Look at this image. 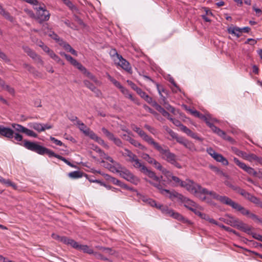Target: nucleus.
Instances as JSON below:
<instances>
[{
  "instance_id": "f257e3e1",
  "label": "nucleus",
  "mask_w": 262,
  "mask_h": 262,
  "mask_svg": "<svg viewBox=\"0 0 262 262\" xmlns=\"http://www.w3.org/2000/svg\"><path fill=\"white\" fill-rule=\"evenodd\" d=\"M143 201L150 205L151 206L155 207L156 208L160 210L162 213L167 216L171 217L173 219L177 220L179 221L182 222L183 223H186L189 225L192 224L190 221L184 217L180 213L176 212L172 209L169 208L167 206L158 204L155 200L151 199H146Z\"/></svg>"
},
{
  "instance_id": "f03ea898",
  "label": "nucleus",
  "mask_w": 262,
  "mask_h": 262,
  "mask_svg": "<svg viewBox=\"0 0 262 262\" xmlns=\"http://www.w3.org/2000/svg\"><path fill=\"white\" fill-rule=\"evenodd\" d=\"M153 147L159 151L162 159L165 160L170 164L173 165L178 168H181L180 164L177 162L178 159L177 156L171 152L167 147L165 146V147L163 148L159 143L157 142Z\"/></svg>"
},
{
  "instance_id": "7ed1b4c3",
  "label": "nucleus",
  "mask_w": 262,
  "mask_h": 262,
  "mask_svg": "<svg viewBox=\"0 0 262 262\" xmlns=\"http://www.w3.org/2000/svg\"><path fill=\"white\" fill-rule=\"evenodd\" d=\"M182 187L185 188L189 192L199 197L202 201L206 200V196L201 197L200 195V194H202V190L204 188L200 185L194 183L193 181L190 180H186L184 181V183L182 184Z\"/></svg>"
},
{
  "instance_id": "20e7f679",
  "label": "nucleus",
  "mask_w": 262,
  "mask_h": 262,
  "mask_svg": "<svg viewBox=\"0 0 262 262\" xmlns=\"http://www.w3.org/2000/svg\"><path fill=\"white\" fill-rule=\"evenodd\" d=\"M202 194L210 195L211 199L219 201L221 203L232 207L235 203L232 200L225 195H221L214 191H210L204 188L202 190Z\"/></svg>"
},
{
  "instance_id": "39448f33",
  "label": "nucleus",
  "mask_w": 262,
  "mask_h": 262,
  "mask_svg": "<svg viewBox=\"0 0 262 262\" xmlns=\"http://www.w3.org/2000/svg\"><path fill=\"white\" fill-rule=\"evenodd\" d=\"M149 173L151 172V175L148 174V172H144L143 174L151 178L152 181L146 179V182L152 185L153 186L159 190L162 194H165V192H168L167 189H164L162 184L161 183L160 178L156 175V173L148 169Z\"/></svg>"
},
{
  "instance_id": "423d86ee",
  "label": "nucleus",
  "mask_w": 262,
  "mask_h": 262,
  "mask_svg": "<svg viewBox=\"0 0 262 262\" xmlns=\"http://www.w3.org/2000/svg\"><path fill=\"white\" fill-rule=\"evenodd\" d=\"M232 208L256 223L262 222V220L257 215L251 212L249 210L246 209L238 203L235 202Z\"/></svg>"
},
{
  "instance_id": "0eeeda50",
  "label": "nucleus",
  "mask_w": 262,
  "mask_h": 262,
  "mask_svg": "<svg viewBox=\"0 0 262 262\" xmlns=\"http://www.w3.org/2000/svg\"><path fill=\"white\" fill-rule=\"evenodd\" d=\"M0 135L9 139L14 138L17 142L22 141L23 139V136L20 134L15 133L11 128L4 126H1Z\"/></svg>"
},
{
  "instance_id": "6e6552de",
  "label": "nucleus",
  "mask_w": 262,
  "mask_h": 262,
  "mask_svg": "<svg viewBox=\"0 0 262 262\" xmlns=\"http://www.w3.org/2000/svg\"><path fill=\"white\" fill-rule=\"evenodd\" d=\"M34 9L36 11V19L39 20L40 23L43 21H47L49 19L50 14L49 12L40 5L36 6Z\"/></svg>"
},
{
  "instance_id": "1a4fd4ad",
  "label": "nucleus",
  "mask_w": 262,
  "mask_h": 262,
  "mask_svg": "<svg viewBox=\"0 0 262 262\" xmlns=\"http://www.w3.org/2000/svg\"><path fill=\"white\" fill-rule=\"evenodd\" d=\"M119 175L123 179L135 185H137L139 182V179L124 167H122Z\"/></svg>"
},
{
  "instance_id": "9d476101",
  "label": "nucleus",
  "mask_w": 262,
  "mask_h": 262,
  "mask_svg": "<svg viewBox=\"0 0 262 262\" xmlns=\"http://www.w3.org/2000/svg\"><path fill=\"white\" fill-rule=\"evenodd\" d=\"M128 162L131 163L135 168L138 169L142 173L148 172V174H151V172L149 173L148 169L141 162L137 155H135L134 157L130 159Z\"/></svg>"
},
{
  "instance_id": "9b49d317",
  "label": "nucleus",
  "mask_w": 262,
  "mask_h": 262,
  "mask_svg": "<svg viewBox=\"0 0 262 262\" xmlns=\"http://www.w3.org/2000/svg\"><path fill=\"white\" fill-rule=\"evenodd\" d=\"M233 161L240 168L242 169L249 174L254 177L257 176V172L252 167L247 165L245 163L240 161L235 157L233 158Z\"/></svg>"
},
{
  "instance_id": "f8f14e48",
  "label": "nucleus",
  "mask_w": 262,
  "mask_h": 262,
  "mask_svg": "<svg viewBox=\"0 0 262 262\" xmlns=\"http://www.w3.org/2000/svg\"><path fill=\"white\" fill-rule=\"evenodd\" d=\"M19 144L25 147L27 149L34 151L38 154H40L42 147L35 142L27 140H24L23 143H19Z\"/></svg>"
},
{
  "instance_id": "ddd939ff",
  "label": "nucleus",
  "mask_w": 262,
  "mask_h": 262,
  "mask_svg": "<svg viewBox=\"0 0 262 262\" xmlns=\"http://www.w3.org/2000/svg\"><path fill=\"white\" fill-rule=\"evenodd\" d=\"M101 130L103 134L108 138V139L113 141L114 144L116 145L117 146L122 147V142L119 138L115 137L113 133L109 132L105 127L102 128Z\"/></svg>"
},
{
  "instance_id": "4468645a",
  "label": "nucleus",
  "mask_w": 262,
  "mask_h": 262,
  "mask_svg": "<svg viewBox=\"0 0 262 262\" xmlns=\"http://www.w3.org/2000/svg\"><path fill=\"white\" fill-rule=\"evenodd\" d=\"M102 163H104V166L109 169L111 171L113 172L120 173V171L122 168L121 165L118 162L114 160L113 162H111L112 164L105 163L103 160L101 161Z\"/></svg>"
},
{
  "instance_id": "2eb2a0df",
  "label": "nucleus",
  "mask_w": 262,
  "mask_h": 262,
  "mask_svg": "<svg viewBox=\"0 0 262 262\" xmlns=\"http://www.w3.org/2000/svg\"><path fill=\"white\" fill-rule=\"evenodd\" d=\"M138 134L144 141L152 147L157 143L151 136L146 134L142 129Z\"/></svg>"
},
{
  "instance_id": "dca6fc26",
  "label": "nucleus",
  "mask_w": 262,
  "mask_h": 262,
  "mask_svg": "<svg viewBox=\"0 0 262 262\" xmlns=\"http://www.w3.org/2000/svg\"><path fill=\"white\" fill-rule=\"evenodd\" d=\"M176 141L189 150H193L194 149V144L182 137L178 136L176 139Z\"/></svg>"
},
{
  "instance_id": "f3484780",
  "label": "nucleus",
  "mask_w": 262,
  "mask_h": 262,
  "mask_svg": "<svg viewBox=\"0 0 262 262\" xmlns=\"http://www.w3.org/2000/svg\"><path fill=\"white\" fill-rule=\"evenodd\" d=\"M117 60V61L115 63L118 64L122 69L126 71H129L131 70L129 62L124 59L121 55Z\"/></svg>"
},
{
  "instance_id": "a211bd4d",
  "label": "nucleus",
  "mask_w": 262,
  "mask_h": 262,
  "mask_svg": "<svg viewBox=\"0 0 262 262\" xmlns=\"http://www.w3.org/2000/svg\"><path fill=\"white\" fill-rule=\"evenodd\" d=\"M245 160H247L250 162H256V164H260L262 165V158L257 156L254 154L247 153Z\"/></svg>"
},
{
  "instance_id": "6ab92c4d",
  "label": "nucleus",
  "mask_w": 262,
  "mask_h": 262,
  "mask_svg": "<svg viewBox=\"0 0 262 262\" xmlns=\"http://www.w3.org/2000/svg\"><path fill=\"white\" fill-rule=\"evenodd\" d=\"M120 91L126 98H128V99H130L133 102H134L137 105H139L140 104L138 99L134 97L133 95L129 93L128 90L125 89L124 87H123Z\"/></svg>"
},
{
  "instance_id": "aec40b11",
  "label": "nucleus",
  "mask_w": 262,
  "mask_h": 262,
  "mask_svg": "<svg viewBox=\"0 0 262 262\" xmlns=\"http://www.w3.org/2000/svg\"><path fill=\"white\" fill-rule=\"evenodd\" d=\"M181 201L184 204V206L190 210L196 204V203L184 196H183Z\"/></svg>"
},
{
  "instance_id": "412c9836",
  "label": "nucleus",
  "mask_w": 262,
  "mask_h": 262,
  "mask_svg": "<svg viewBox=\"0 0 262 262\" xmlns=\"http://www.w3.org/2000/svg\"><path fill=\"white\" fill-rule=\"evenodd\" d=\"M235 228H237V229H238L246 233H247L248 234L250 233V232L251 230V228L248 225L245 224L243 222L239 220Z\"/></svg>"
},
{
  "instance_id": "4be33fe9",
  "label": "nucleus",
  "mask_w": 262,
  "mask_h": 262,
  "mask_svg": "<svg viewBox=\"0 0 262 262\" xmlns=\"http://www.w3.org/2000/svg\"><path fill=\"white\" fill-rule=\"evenodd\" d=\"M167 191L168 192H165V195H167L168 198L171 199V200H173L175 198H177L180 201L183 198V195L179 193L178 192L175 191H170V190L167 189Z\"/></svg>"
},
{
  "instance_id": "5701e85b",
  "label": "nucleus",
  "mask_w": 262,
  "mask_h": 262,
  "mask_svg": "<svg viewBox=\"0 0 262 262\" xmlns=\"http://www.w3.org/2000/svg\"><path fill=\"white\" fill-rule=\"evenodd\" d=\"M238 221L239 219L237 218L227 215V220L226 221V224L235 228Z\"/></svg>"
},
{
  "instance_id": "b1692460",
  "label": "nucleus",
  "mask_w": 262,
  "mask_h": 262,
  "mask_svg": "<svg viewBox=\"0 0 262 262\" xmlns=\"http://www.w3.org/2000/svg\"><path fill=\"white\" fill-rule=\"evenodd\" d=\"M155 108L156 110H157L158 112H159L160 113L162 114V115L168 118V119L169 120V118H171L170 117V115L168 112H167L164 108H163L160 105H159L158 103H155Z\"/></svg>"
},
{
  "instance_id": "393cba45",
  "label": "nucleus",
  "mask_w": 262,
  "mask_h": 262,
  "mask_svg": "<svg viewBox=\"0 0 262 262\" xmlns=\"http://www.w3.org/2000/svg\"><path fill=\"white\" fill-rule=\"evenodd\" d=\"M29 126L33 128L39 133L44 132V128L42 127V124L37 122L30 123Z\"/></svg>"
},
{
  "instance_id": "a878e982",
  "label": "nucleus",
  "mask_w": 262,
  "mask_h": 262,
  "mask_svg": "<svg viewBox=\"0 0 262 262\" xmlns=\"http://www.w3.org/2000/svg\"><path fill=\"white\" fill-rule=\"evenodd\" d=\"M202 220H204L208 222L211 224L213 225H217L218 222L214 220L213 218L211 217L208 214H205L204 213H202L200 217Z\"/></svg>"
},
{
  "instance_id": "bb28decb",
  "label": "nucleus",
  "mask_w": 262,
  "mask_h": 262,
  "mask_svg": "<svg viewBox=\"0 0 262 262\" xmlns=\"http://www.w3.org/2000/svg\"><path fill=\"white\" fill-rule=\"evenodd\" d=\"M228 32L230 34H234L237 37H240L242 34L241 28L237 27H230L228 29Z\"/></svg>"
},
{
  "instance_id": "cd10ccee",
  "label": "nucleus",
  "mask_w": 262,
  "mask_h": 262,
  "mask_svg": "<svg viewBox=\"0 0 262 262\" xmlns=\"http://www.w3.org/2000/svg\"><path fill=\"white\" fill-rule=\"evenodd\" d=\"M65 241L66 242H64V244H67L68 245H70L73 248L78 250L79 246L80 245V244H79L78 243L75 241L74 239L68 238L67 237H66Z\"/></svg>"
},
{
  "instance_id": "c85d7f7f",
  "label": "nucleus",
  "mask_w": 262,
  "mask_h": 262,
  "mask_svg": "<svg viewBox=\"0 0 262 262\" xmlns=\"http://www.w3.org/2000/svg\"><path fill=\"white\" fill-rule=\"evenodd\" d=\"M169 183H171L174 186H180L182 187V184L184 183V181H182L178 177L173 176Z\"/></svg>"
},
{
  "instance_id": "c756f323",
  "label": "nucleus",
  "mask_w": 262,
  "mask_h": 262,
  "mask_svg": "<svg viewBox=\"0 0 262 262\" xmlns=\"http://www.w3.org/2000/svg\"><path fill=\"white\" fill-rule=\"evenodd\" d=\"M78 250L90 254L94 253L93 250L89 246L85 245H80Z\"/></svg>"
},
{
  "instance_id": "7c9ffc66",
  "label": "nucleus",
  "mask_w": 262,
  "mask_h": 262,
  "mask_svg": "<svg viewBox=\"0 0 262 262\" xmlns=\"http://www.w3.org/2000/svg\"><path fill=\"white\" fill-rule=\"evenodd\" d=\"M11 126L14 129L13 130L14 131V132H17L16 133L18 134H19V133H24L26 129L25 127L19 124L13 123L12 124Z\"/></svg>"
},
{
  "instance_id": "2f4dec72",
  "label": "nucleus",
  "mask_w": 262,
  "mask_h": 262,
  "mask_svg": "<svg viewBox=\"0 0 262 262\" xmlns=\"http://www.w3.org/2000/svg\"><path fill=\"white\" fill-rule=\"evenodd\" d=\"M213 159L216 161L222 163L224 165L227 166L229 164L228 160L221 154H217Z\"/></svg>"
},
{
  "instance_id": "473e14b6",
  "label": "nucleus",
  "mask_w": 262,
  "mask_h": 262,
  "mask_svg": "<svg viewBox=\"0 0 262 262\" xmlns=\"http://www.w3.org/2000/svg\"><path fill=\"white\" fill-rule=\"evenodd\" d=\"M96 151H97V152L99 153L100 157H101V158H102L103 159H106V160H108V161H110V162H114V160L113 159V158L112 157H111L110 156H108L107 154H106L101 149H100L99 148H96Z\"/></svg>"
},
{
  "instance_id": "72a5a7b5",
  "label": "nucleus",
  "mask_w": 262,
  "mask_h": 262,
  "mask_svg": "<svg viewBox=\"0 0 262 262\" xmlns=\"http://www.w3.org/2000/svg\"><path fill=\"white\" fill-rule=\"evenodd\" d=\"M190 210L194 212L195 215H198L199 217H200V216L203 213L202 212V211L204 210V208L197 204H196L195 206H194Z\"/></svg>"
},
{
  "instance_id": "f704fd0d",
  "label": "nucleus",
  "mask_w": 262,
  "mask_h": 262,
  "mask_svg": "<svg viewBox=\"0 0 262 262\" xmlns=\"http://www.w3.org/2000/svg\"><path fill=\"white\" fill-rule=\"evenodd\" d=\"M83 74H85L87 77H88L89 78L91 79L94 82H95L96 84L98 85H101V82L99 81L93 74L88 72L87 70H86V72H84Z\"/></svg>"
},
{
  "instance_id": "c9c22d12",
  "label": "nucleus",
  "mask_w": 262,
  "mask_h": 262,
  "mask_svg": "<svg viewBox=\"0 0 262 262\" xmlns=\"http://www.w3.org/2000/svg\"><path fill=\"white\" fill-rule=\"evenodd\" d=\"M129 143L133 145H134L135 147H138L139 148L143 150H146L147 149V148L145 146L141 144L140 142H139L138 141L135 140L133 138L130 139Z\"/></svg>"
},
{
  "instance_id": "e433bc0d",
  "label": "nucleus",
  "mask_w": 262,
  "mask_h": 262,
  "mask_svg": "<svg viewBox=\"0 0 262 262\" xmlns=\"http://www.w3.org/2000/svg\"><path fill=\"white\" fill-rule=\"evenodd\" d=\"M0 182L2 184L7 185V186H11L14 189H17L16 185L15 183L12 182L9 179H5L2 177H0Z\"/></svg>"
},
{
  "instance_id": "4c0bfd02",
  "label": "nucleus",
  "mask_w": 262,
  "mask_h": 262,
  "mask_svg": "<svg viewBox=\"0 0 262 262\" xmlns=\"http://www.w3.org/2000/svg\"><path fill=\"white\" fill-rule=\"evenodd\" d=\"M40 155H47L49 157H52L55 156V153L52 150L42 146Z\"/></svg>"
},
{
  "instance_id": "58836bf2",
  "label": "nucleus",
  "mask_w": 262,
  "mask_h": 262,
  "mask_svg": "<svg viewBox=\"0 0 262 262\" xmlns=\"http://www.w3.org/2000/svg\"><path fill=\"white\" fill-rule=\"evenodd\" d=\"M31 58L35 60L37 62L40 63L41 64H43V61L41 60L40 57L34 51H32L30 54L28 55Z\"/></svg>"
},
{
  "instance_id": "ea45409f",
  "label": "nucleus",
  "mask_w": 262,
  "mask_h": 262,
  "mask_svg": "<svg viewBox=\"0 0 262 262\" xmlns=\"http://www.w3.org/2000/svg\"><path fill=\"white\" fill-rule=\"evenodd\" d=\"M124 152H122V155L124 157H127L126 161H128L130 159L133 158L135 154H134L132 151L130 150L125 148Z\"/></svg>"
},
{
  "instance_id": "a19ab883",
  "label": "nucleus",
  "mask_w": 262,
  "mask_h": 262,
  "mask_svg": "<svg viewBox=\"0 0 262 262\" xmlns=\"http://www.w3.org/2000/svg\"><path fill=\"white\" fill-rule=\"evenodd\" d=\"M85 132L86 136H89L91 139L95 140V141H96L99 138V137L91 129H88L87 131Z\"/></svg>"
},
{
  "instance_id": "79ce46f5",
  "label": "nucleus",
  "mask_w": 262,
  "mask_h": 262,
  "mask_svg": "<svg viewBox=\"0 0 262 262\" xmlns=\"http://www.w3.org/2000/svg\"><path fill=\"white\" fill-rule=\"evenodd\" d=\"M232 151L235 154H236L237 156H238L239 157H241L242 158H243L244 159H245V158L246 157V154H247L246 152H245L244 151H241V150L238 149L237 148H236L235 147L232 148Z\"/></svg>"
},
{
  "instance_id": "37998d69",
  "label": "nucleus",
  "mask_w": 262,
  "mask_h": 262,
  "mask_svg": "<svg viewBox=\"0 0 262 262\" xmlns=\"http://www.w3.org/2000/svg\"><path fill=\"white\" fill-rule=\"evenodd\" d=\"M162 173L164 175V176L166 178L167 181L169 182L172 179V177L173 176L172 173L165 168Z\"/></svg>"
},
{
  "instance_id": "c03bdc74",
  "label": "nucleus",
  "mask_w": 262,
  "mask_h": 262,
  "mask_svg": "<svg viewBox=\"0 0 262 262\" xmlns=\"http://www.w3.org/2000/svg\"><path fill=\"white\" fill-rule=\"evenodd\" d=\"M110 55L113 58L115 62H117V59L121 56L118 54L117 50L115 49H112L110 50Z\"/></svg>"
},
{
  "instance_id": "a18cd8bd",
  "label": "nucleus",
  "mask_w": 262,
  "mask_h": 262,
  "mask_svg": "<svg viewBox=\"0 0 262 262\" xmlns=\"http://www.w3.org/2000/svg\"><path fill=\"white\" fill-rule=\"evenodd\" d=\"M68 176L70 178L72 179H77L82 177L81 173L79 171H74L70 172Z\"/></svg>"
},
{
  "instance_id": "49530a36",
  "label": "nucleus",
  "mask_w": 262,
  "mask_h": 262,
  "mask_svg": "<svg viewBox=\"0 0 262 262\" xmlns=\"http://www.w3.org/2000/svg\"><path fill=\"white\" fill-rule=\"evenodd\" d=\"M77 125L79 126V129L82 131L85 135V132L88 129H90L89 128L87 127L82 122H81L80 120H77Z\"/></svg>"
},
{
  "instance_id": "de8ad7c7",
  "label": "nucleus",
  "mask_w": 262,
  "mask_h": 262,
  "mask_svg": "<svg viewBox=\"0 0 262 262\" xmlns=\"http://www.w3.org/2000/svg\"><path fill=\"white\" fill-rule=\"evenodd\" d=\"M217 135H218L219 136L223 138L224 139L228 140V141H231L232 140V138L227 135L226 133L224 132L223 130L220 129L219 131L216 133Z\"/></svg>"
},
{
  "instance_id": "09e8293b",
  "label": "nucleus",
  "mask_w": 262,
  "mask_h": 262,
  "mask_svg": "<svg viewBox=\"0 0 262 262\" xmlns=\"http://www.w3.org/2000/svg\"><path fill=\"white\" fill-rule=\"evenodd\" d=\"M185 134L193 139H196L198 140H201V139L198 136V135L196 133H193L189 128L188 129V130H187V132Z\"/></svg>"
},
{
  "instance_id": "8fccbe9b",
  "label": "nucleus",
  "mask_w": 262,
  "mask_h": 262,
  "mask_svg": "<svg viewBox=\"0 0 262 262\" xmlns=\"http://www.w3.org/2000/svg\"><path fill=\"white\" fill-rule=\"evenodd\" d=\"M60 54L61 56H64L66 58V59L68 61H69L72 65H73L75 62L76 61V60L74 59L72 56L67 54H65L64 53H61Z\"/></svg>"
},
{
  "instance_id": "3c124183",
  "label": "nucleus",
  "mask_w": 262,
  "mask_h": 262,
  "mask_svg": "<svg viewBox=\"0 0 262 262\" xmlns=\"http://www.w3.org/2000/svg\"><path fill=\"white\" fill-rule=\"evenodd\" d=\"M76 68L81 71L83 73L86 72V69L77 60L75 62L74 64L73 65Z\"/></svg>"
},
{
  "instance_id": "603ef678",
  "label": "nucleus",
  "mask_w": 262,
  "mask_h": 262,
  "mask_svg": "<svg viewBox=\"0 0 262 262\" xmlns=\"http://www.w3.org/2000/svg\"><path fill=\"white\" fill-rule=\"evenodd\" d=\"M52 237L53 238L60 241L63 243H64V242H66L65 240L67 237L66 236H61L54 233L52 234Z\"/></svg>"
},
{
  "instance_id": "864d4df0",
  "label": "nucleus",
  "mask_w": 262,
  "mask_h": 262,
  "mask_svg": "<svg viewBox=\"0 0 262 262\" xmlns=\"http://www.w3.org/2000/svg\"><path fill=\"white\" fill-rule=\"evenodd\" d=\"M84 85L89 89L91 91H94L95 90V86L94 84L91 83L89 81L85 80L83 81Z\"/></svg>"
},
{
  "instance_id": "5fc2aeb1",
  "label": "nucleus",
  "mask_w": 262,
  "mask_h": 262,
  "mask_svg": "<svg viewBox=\"0 0 262 262\" xmlns=\"http://www.w3.org/2000/svg\"><path fill=\"white\" fill-rule=\"evenodd\" d=\"M0 58L2 59L3 60L5 61L7 63H9L10 62V59L9 58V57L7 56V55L4 53L3 51H1L0 49Z\"/></svg>"
},
{
  "instance_id": "6e6d98bb",
  "label": "nucleus",
  "mask_w": 262,
  "mask_h": 262,
  "mask_svg": "<svg viewBox=\"0 0 262 262\" xmlns=\"http://www.w3.org/2000/svg\"><path fill=\"white\" fill-rule=\"evenodd\" d=\"M24 133L26 134L27 135L30 137H33L35 138L37 137V135L35 132L27 128H26Z\"/></svg>"
},
{
  "instance_id": "4d7b16f0",
  "label": "nucleus",
  "mask_w": 262,
  "mask_h": 262,
  "mask_svg": "<svg viewBox=\"0 0 262 262\" xmlns=\"http://www.w3.org/2000/svg\"><path fill=\"white\" fill-rule=\"evenodd\" d=\"M111 181L115 185H117L120 186H121L122 187H125V185L123 184L122 183L119 181V180L115 178H111Z\"/></svg>"
},
{
  "instance_id": "13d9d810",
  "label": "nucleus",
  "mask_w": 262,
  "mask_h": 262,
  "mask_svg": "<svg viewBox=\"0 0 262 262\" xmlns=\"http://www.w3.org/2000/svg\"><path fill=\"white\" fill-rule=\"evenodd\" d=\"M145 101H146L147 103L149 104H150L152 106H154L155 108V103H157V102L153 100L152 98L150 97L149 95H148L145 99H144Z\"/></svg>"
},
{
  "instance_id": "bf43d9fd",
  "label": "nucleus",
  "mask_w": 262,
  "mask_h": 262,
  "mask_svg": "<svg viewBox=\"0 0 262 262\" xmlns=\"http://www.w3.org/2000/svg\"><path fill=\"white\" fill-rule=\"evenodd\" d=\"M50 140L52 141L54 144L58 146H64V144L60 140L55 138L54 137H51Z\"/></svg>"
},
{
  "instance_id": "052dcab7",
  "label": "nucleus",
  "mask_w": 262,
  "mask_h": 262,
  "mask_svg": "<svg viewBox=\"0 0 262 262\" xmlns=\"http://www.w3.org/2000/svg\"><path fill=\"white\" fill-rule=\"evenodd\" d=\"M153 165L155 166V167L162 172L163 170L165 169L162 165L158 162L157 160L155 161V162L154 163Z\"/></svg>"
},
{
  "instance_id": "680f3d73",
  "label": "nucleus",
  "mask_w": 262,
  "mask_h": 262,
  "mask_svg": "<svg viewBox=\"0 0 262 262\" xmlns=\"http://www.w3.org/2000/svg\"><path fill=\"white\" fill-rule=\"evenodd\" d=\"M207 125L210 127V128L211 129V130L215 133H217L219 130L220 129L219 128L217 127L216 126H215L214 125H213V124L209 122H207Z\"/></svg>"
},
{
  "instance_id": "e2e57ef3",
  "label": "nucleus",
  "mask_w": 262,
  "mask_h": 262,
  "mask_svg": "<svg viewBox=\"0 0 262 262\" xmlns=\"http://www.w3.org/2000/svg\"><path fill=\"white\" fill-rule=\"evenodd\" d=\"M96 142L99 143V144L102 145L104 147H105L106 149L109 148V146L106 144L104 141L101 138L99 137V138L97 139Z\"/></svg>"
},
{
  "instance_id": "0e129e2a",
  "label": "nucleus",
  "mask_w": 262,
  "mask_h": 262,
  "mask_svg": "<svg viewBox=\"0 0 262 262\" xmlns=\"http://www.w3.org/2000/svg\"><path fill=\"white\" fill-rule=\"evenodd\" d=\"M48 35H49V36L51 37L53 39H54V40H55L56 41H59L60 38L54 32H52L51 31H49L48 32Z\"/></svg>"
},
{
  "instance_id": "69168bd1",
  "label": "nucleus",
  "mask_w": 262,
  "mask_h": 262,
  "mask_svg": "<svg viewBox=\"0 0 262 262\" xmlns=\"http://www.w3.org/2000/svg\"><path fill=\"white\" fill-rule=\"evenodd\" d=\"M169 120L171 121L173 123V124L178 127H179L180 128L181 127V125H183L181 122L178 119L170 118H169Z\"/></svg>"
},
{
  "instance_id": "338daca9",
  "label": "nucleus",
  "mask_w": 262,
  "mask_h": 262,
  "mask_svg": "<svg viewBox=\"0 0 262 262\" xmlns=\"http://www.w3.org/2000/svg\"><path fill=\"white\" fill-rule=\"evenodd\" d=\"M157 88L160 95H162V92L165 94L167 93V91L162 86L160 85L159 84H157Z\"/></svg>"
},
{
  "instance_id": "774afa93",
  "label": "nucleus",
  "mask_w": 262,
  "mask_h": 262,
  "mask_svg": "<svg viewBox=\"0 0 262 262\" xmlns=\"http://www.w3.org/2000/svg\"><path fill=\"white\" fill-rule=\"evenodd\" d=\"M167 133L169 134V135L172 137V139H176L178 138V136L177 134L174 133L173 130H172L171 129L168 128L167 129Z\"/></svg>"
}]
</instances>
